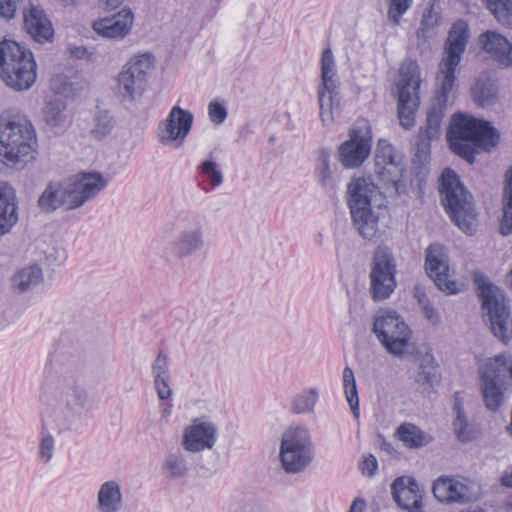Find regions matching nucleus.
<instances>
[{
  "label": "nucleus",
  "mask_w": 512,
  "mask_h": 512,
  "mask_svg": "<svg viewBox=\"0 0 512 512\" xmlns=\"http://www.w3.org/2000/svg\"><path fill=\"white\" fill-rule=\"evenodd\" d=\"M57 393L59 402L75 414L81 413L90 405V397L86 388L73 376H64L58 379Z\"/></svg>",
  "instance_id": "24"
},
{
  "label": "nucleus",
  "mask_w": 512,
  "mask_h": 512,
  "mask_svg": "<svg viewBox=\"0 0 512 512\" xmlns=\"http://www.w3.org/2000/svg\"><path fill=\"white\" fill-rule=\"evenodd\" d=\"M365 507V501L359 498H356L349 509V512H363Z\"/></svg>",
  "instance_id": "55"
},
{
  "label": "nucleus",
  "mask_w": 512,
  "mask_h": 512,
  "mask_svg": "<svg viewBox=\"0 0 512 512\" xmlns=\"http://www.w3.org/2000/svg\"><path fill=\"white\" fill-rule=\"evenodd\" d=\"M387 18L394 25L398 26L403 15L411 8L413 0H386Z\"/></svg>",
  "instance_id": "45"
},
{
  "label": "nucleus",
  "mask_w": 512,
  "mask_h": 512,
  "mask_svg": "<svg viewBox=\"0 0 512 512\" xmlns=\"http://www.w3.org/2000/svg\"><path fill=\"white\" fill-rule=\"evenodd\" d=\"M319 392L316 388H308L297 394L292 401L291 410L295 414L309 413L314 410Z\"/></svg>",
  "instance_id": "42"
},
{
  "label": "nucleus",
  "mask_w": 512,
  "mask_h": 512,
  "mask_svg": "<svg viewBox=\"0 0 512 512\" xmlns=\"http://www.w3.org/2000/svg\"><path fill=\"white\" fill-rule=\"evenodd\" d=\"M425 269L439 290L447 295L460 292L455 280L449 279V257L447 249L439 244H430L425 251Z\"/></svg>",
  "instance_id": "17"
},
{
  "label": "nucleus",
  "mask_w": 512,
  "mask_h": 512,
  "mask_svg": "<svg viewBox=\"0 0 512 512\" xmlns=\"http://www.w3.org/2000/svg\"><path fill=\"white\" fill-rule=\"evenodd\" d=\"M482 48L500 64L512 66V43L496 31H486L479 37Z\"/></svg>",
  "instance_id": "28"
},
{
  "label": "nucleus",
  "mask_w": 512,
  "mask_h": 512,
  "mask_svg": "<svg viewBox=\"0 0 512 512\" xmlns=\"http://www.w3.org/2000/svg\"><path fill=\"white\" fill-rule=\"evenodd\" d=\"M378 463L377 459L374 455L369 454L364 457V460L361 464V470L363 474H366L368 476L374 475L375 471L377 470Z\"/></svg>",
  "instance_id": "51"
},
{
  "label": "nucleus",
  "mask_w": 512,
  "mask_h": 512,
  "mask_svg": "<svg viewBox=\"0 0 512 512\" xmlns=\"http://www.w3.org/2000/svg\"><path fill=\"white\" fill-rule=\"evenodd\" d=\"M217 436L218 428L214 423L196 419L184 430L182 446L192 453L211 449L217 441Z\"/></svg>",
  "instance_id": "23"
},
{
  "label": "nucleus",
  "mask_w": 512,
  "mask_h": 512,
  "mask_svg": "<svg viewBox=\"0 0 512 512\" xmlns=\"http://www.w3.org/2000/svg\"><path fill=\"white\" fill-rule=\"evenodd\" d=\"M419 368L420 371L416 377L418 383L431 387L439 381L438 366L431 354H425L422 357Z\"/></svg>",
  "instance_id": "43"
},
{
  "label": "nucleus",
  "mask_w": 512,
  "mask_h": 512,
  "mask_svg": "<svg viewBox=\"0 0 512 512\" xmlns=\"http://www.w3.org/2000/svg\"><path fill=\"white\" fill-rule=\"evenodd\" d=\"M421 81V71L417 61L405 59L399 68V79L396 83L398 118L401 126L405 129L414 126L415 114L420 104Z\"/></svg>",
  "instance_id": "11"
},
{
  "label": "nucleus",
  "mask_w": 512,
  "mask_h": 512,
  "mask_svg": "<svg viewBox=\"0 0 512 512\" xmlns=\"http://www.w3.org/2000/svg\"><path fill=\"white\" fill-rule=\"evenodd\" d=\"M56 450V440L51 434L46 424L42 422L39 433V442L37 448V459L43 465L50 463Z\"/></svg>",
  "instance_id": "38"
},
{
  "label": "nucleus",
  "mask_w": 512,
  "mask_h": 512,
  "mask_svg": "<svg viewBox=\"0 0 512 512\" xmlns=\"http://www.w3.org/2000/svg\"><path fill=\"white\" fill-rule=\"evenodd\" d=\"M460 512H487V511L481 507H474V508H468V509L461 510Z\"/></svg>",
  "instance_id": "63"
},
{
  "label": "nucleus",
  "mask_w": 512,
  "mask_h": 512,
  "mask_svg": "<svg viewBox=\"0 0 512 512\" xmlns=\"http://www.w3.org/2000/svg\"><path fill=\"white\" fill-rule=\"evenodd\" d=\"M369 293L373 301L391 297L397 287V261L390 247L379 245L370 260Z\"/></svg>",
  "instance_id": "13"
},
{
  "label": "nucleus",
  "mask_w": 512,
  "mask_h": 512,
  "mask_svg": "<svg viewBox=\"0 0 512 512\" xmlns=\"http://www.w3.org/2000/svg\"><path fill=\"white\" fill-rule=\"evenodd\" d=\"M342 381L346 400L353 416L358 419L360 417V409L357 384L354 372L349 366H346L343 370Z\"/></svg>",
  "instance_id": "36"
},
{
  "label": "nucleus",
  "mask_w": 512,
  "mask_h": 512,
  "mask_svg": "<svg viewBox=\"0 0 512 512\" xmlns=\"http://www.w3.org/2000/svg\"><path fill=\"white\" fill-rule=\"evenodd\" d=\"M107 183V179L98 172H81L64 180L49 181L37 200V206L45 213L61 207L74 210L95 198Z\"/></svg>",
  "instance_id": "2"
},
{
  "label": "nucleus",
  "mask_w": 512,
  "mask_h": 512,
  "mask_svg": "<svg viewBox=\"0 0 512 512\" xmlns=\"http://www.w3.org/2000/svg\"><path fill=\"white\" fill-rule=\"evenodd\" d=\"M315 175L321 187L330 194H336L337 180L330 166V151L322 149L317 156Z\"/></svg>",
  "instance_id": "33"
},
{
  "label": "nucleus",
  "mask_w": 512,
  "mask_h": 512,
  "mask_svg": "<svg viewBox=\"0 0 512 512\" xmlns=\"http://www.w3.org/2000/svg\"><path fill=\"white\" fill-rule=\"evenodd\" d=\"M193 114L180 106H174L167 118L161 121L157 129L158 141L174 148L181 147L193 125Z\"/></svg>",
  "instance_id": "18"
},
{
  "label": "nucleus",
  "mask_w": 512,
  "mask_h": 512,
  "mask_svg": "<svg viewBox=\"0 0 512 512\" xmlns=\"http://www.w3.org/2000/svg\"><path fill=\"white\" fill-rule=\"evenodd\" d=\"M69 54L71 57L76 59H88L90 54L84 46H69Z\"/></svg>",
  "instance_id": "53"
},
{
  "label": "nucleus",
  "mask_w": 512,
  "mask_h": 512,
  "mask_svg": "<svg viewBox=\"0 0 512 512\" xmlns=\"http://www.w3.org/2000/svg\"><path fill=\"white\" fill-rule=\"evenodd\" d=\"M123 497L120 484L109 480L100 485L97 492L96 508L99 512H120Z\"/></svg>",
  "instance_id": "30"
},
{
  "label": "nucleus",
  "mask_w": 512,
  "mask_h": 512,
  "mask_svg": "<svg viewBox=\"0 0 512 512\" xmlns=\"http://www.w3.org/2000/svg\"><path fill=\"white\" fill-rule=\"evenodd\" d=\"M422 313L424 314L425 318L432 324V325H438L441 321L440 315L437 312V310L433 307V305L426 304V306L421 308Z\"/></svg>",
  "instance_id": "52"
},
{
  "label": "nucleus",
  "mask_w": 512,
  "mask_h": 512,
  "mask_svg": "<svg viewBox=\"0 0 512 512\" xmlns=\"http://www.w3.org/2000/svg\"><path fill=\"white\" fill-rule=\"evenodd\" d=\"M152 66L153 57L149 54L135 56L123 66L117 78V91L124 100L133 101L143 94Z\"/></svg>",
  "instance_id": "15"
},
{
  "label": "nucleus",
  "mask_w": 512,
  "mask_h": 512,
  "mask_svg": "<svg viewBox=\"0 0 512 512\" xmlns=\"http://www.w3.org/2000/svg\"><path fill=\"white\" fill-rule=\"evenodd\" d=\"M37 78L33 53L13 40L0 42V79L10 89L21 92L30 89Z\"/></svg>",
  "instance_id": "7"
},
{
  "label": "nucleus",
  "mask_w": 512,
  "mask_h": 512,
  "mask_svg": "<svg viewBox=\"0 0 512 512\" xmlns=\"http://www.w3.org/2000/svg\"><path fill=\"white\" fill-rule=\"evenodd\" d=\"M452 426L457 439L461 442H470L477 436V431L474 425L469 423L466 414L456 415Z\"/></svg>",
  "instance_id": "44"
},
{
  "label": "nucleus",
  "mask_w": 512,
  "mask_h": 512,
  "mask_svg": "<svg viewBox=\"0 0 512 512\" xmlns=\"http://www.w3.org/2000/svg\"><path fill=\"white\" fill-rule=\"evenodd\" d=\"M372 134L365 121L357 123L349 132V139L339 147V161L345 168H357L368 158Z\"/></svg>",
  "instance_id": "16"
},
{
  "label": "nucleus",
  "mask_w": 512,
  "mask_h": 512,
  "mask_svg": "<svg viewBox=\"0 0 512 512\" xmlns=\"http://www.w3.org/2000/svg\"><path fill=\"white\" fill-rule=\"evenodd\" d=\"M491 359L498 360L495 366L503 380L507 374H509L510 378L512 379V358H508L503 354H499Z\"/></svg>",
  "instance_id": "49"
},
{
  "label": "nucleus",
  "mask_w": 512,
  "mask_h": 512,
  "mask_svg": "<svg viewBox=\"0 0 512 512\" xmlns=\"http://www.w3.org/2000/svg\"><path fill=\"white\" fill-rule=\"evenodd\" d=\"M500 135L490 122L472 116L455 114L447 131L451 150L469 163L475 161V147L490 150Z\"/></svg>",
  "instance_id": "4"
},
{
  "label": "nucleus",
  "mask_w": 512,
  "mask_h": 512,
  "mask_svg": "<svg viewBox=\"0 0 512 512\" xmlns=\"http://www.w3.org/2000/svg\"><path fill=\"white\" fill-rule=\"evenodd\" d=\"M434 497L443 504H466L476 498L474 484L470 479L440 476L432 486Z\"/></svg>",
  "instance_id": "19"
},
{
  "label": "nucleus",
  "mask_w": 512,
  "mask_h": 512,
  "mask_svg": "<svg viewBox=\"0 0 512 512\" xmlns=\"http://www.w3.org/2000/svg\"><path fill=\"white\" fill-rule=\"evenodd\" d=\"M391 494L401 509L407 512H424V491L414 477H397L391 484Z\"/></svg>",
  "instance_id": "22"
},
{
  "label": "nucleus",
  "mask_w": 512,
  "mask_h": 512,
  "mask_svg": "<svg viewBox=\"0 0 512 512\" xmlns=\"http://www.w3.org/2000/svg\"><path fill=\"white\" fill-rule=\"evenodd\" d=\"M453 411L455 412V416L456 415H464L465 414V411H464V401H463V398H462V396H461V394L459 392H456L454 394Z\"/></svg>",
  "instance_id": "54"
},
{
  "label": "nucleus",
  "mask_w": 512,
  "mask_h": 512,
  "mask_svg": "<svg viewBox=\"0 0 512 512\" xmlns=\"http://www.w3.org/2000/svg\"><path fill=\"white\" fill-rule=\"evenodd\" d=\"M42 280V269L38 265L34 264L23 267L17 271L11 279V284L12 288L17 293H24L40 284Z\"/></svg>",
  "instance_id": "32"
},
{
  "label": "nucleus",
  "mask_w": 512,
  "mask_h": 512,
  "mask_svg": "<svg viewBox=\"0 0 512 512\" xmlns=\"http://www.w3.org/2000/svg\"><path fill=\"white\" fill-rule=\"evenodd\" d=\"M16 190L6 181H0V238L9 234L19 220Z\"/></svg>",
  "instance_id": "26"
},
{
  "label": "nucleus",
  "mask_w": 512,
  "mask_h": 512,
  "mask_svg": "<svg viewBox=\"0 0 512 512\" xmlns=\"http://www.w3.org/2000/svg\"><path fill=\"white\" fill-rule=\"evenodd\" d=\"M502 485L512 488V470L505 472L501 477Z\"/></svg>",
  "instance_id": "58"
},
{
  "label": "nucleus",
  "mask_w": 512,
  "mask_h": 512,
  "mask_svg": "<svg viewBox=\"0 0 512 512\" xmlns=\"http://www.w3.org/2000/svg\"><path fill=\"white\" fill-rule=\"evenodd\" d=\"M133 13L129 9H123L111 18L100 19L93 24L97 34L111 39L123 38L131 29Z\"/></svg>",
  "instance_id": "27"
},
{
  "label": "nucleus",
  "mask_w": 512,
  "mask_h": 512,
  "mask_svg": "<svg viewBox=\"0 0 512 512\" xmlns=\"http://www.w3.org/2000/svg\"><path fill=\"white\" fill-rule=\"evenodd\" d=\"M415 297L417 298V301H418L419 305L421 306V308L426 306V304H430V301H429L427 295L423 291L417 290L415 293Z\"/></svg>",
  "instance_id": "57"
},
{
  "label": "nucleus",
  "mask_w": 512,
  "mask_h": 512,
  "mask_svg": "<svg viewBox=\"0 0 512 512\" xmlns=\"http://www.w3.org/2000/svg\"><path fill=\"white\" fill-rule=\"evenodd\" d=\"M439 15L433 12L432 9L424 13L423 18L420 22V27L417 30V38H426L431 29L438 25Z\"/></svg>",
  "instance_id": "47"
},
{
  "label": "nucleus",
  "mask_w": 512,
  "mask_h": 512,
  "mask_svg": "<svg viewBox=\"0 0 512 512\" xmlns=\"http://www.w3.org/2000/svg\"><path fill=\"white\" fill-rule=\"evenodd\" d=\"M502 211L500 233L503 236H508L512 234V166H510L505 173Z\"/></svg>",
  "instance_id": "34"
},
{
  "label": "nucleus",
  "mask_w": 512,
  "mask_h": 512,
  "mask_svg": "<svg viewBox=\"0 0 512 512\" xmlns=\"http://www.w3.org/2000/svg\"><path fill=\"white\" fill-rule=\"evenodd\" d=\"M497 93L496 83L489 79H478L472 89L474 100L482 107L494 104L497 99Z\"/></svg>",
  "instance_id": "39"
},
{
  "label": "nucleus",
  "mask_w": 512,
  "mask_h": 512,
  "mask_svg": "<svg viewBox=\"0 0 512 512\" xmlns=\"http://www.w3.org/2000/svg\"><path fill=\"white\" fill-rule=\"evenodd\" d=\"M502 508L506 512H512V494H509L506 496V498L504 499V501L502 503Z\"/></svg>",
  "instance_id": "59"
},
{
  "label": "nucleus",
  "mask_w": 512,
  "mask_h": 512,
  "mask_svg": "<svg viewBox=\"0 0 512 512\" xmlns=\"http://www.w3.org/2000/svg\"><path fill=\"white\" fill-rule=\"evenodd\" d=\"M382 448L390 454L395 452V449L393 448L392 444L385 440L382 442Z\"/></svg>",
  "instance_id": "61"
},
{
  "label": "nucleus",
  "mask_w": 512,
  "mask_h": 512,
  "mask_svg": "<svg viewBox=\"0 0 512 512\" xmlns=\"http://www.w3.org/2000/svg\"><path fill=\"white\" fill-rule=\"evenodd\" d=\"M439 193L441 203L452 222L467 235H474L478 226L474 197L451 168H445L441 174Z\"/></svg>",
  "instance_id": "5"
},
{
  "label": "nucleus",
  "mask_w": 512,
  "mask_h": 512,
  "mask_svg": "<svg viewBox=\"0 0 512 512\" xmlns=\"http://www.w3.org/2000/svg\"><path fill=\"white\" fill-rule=\"evenodd\" d=\"M395 436L409 449H419L433 441L432 435L413 423H402L395 432Z\"/></svg>",
  "instance_id": "31"
},
{
  "label": "nucleus",
  "mask_w": 512,
  "mask_h": 512,
  "mask_svg": "<svg viewBox=\"0 0 512 512\" xmlns=\"http://www.w3.org/2000/svg\"><path fill=\"white\" fill-rule=\"evenodd\" d=\"M66 103L60 98L49 99L43 108L44 121L51 127L60 126L65 120Z\"/></svg>",
  "instance_id": "41"
},
{
  "label": "nucleus",
  "mask_w": 512,
  "mask_h": 512,
  "mask_svg": "<svg viewBox=\"0 0 512 512\" xmlns=\"http://www.w3.org/2000/svg\"><path fill=\"white\" fill-rule=\"evenodd\" d=\"M469 39V28L466 22H455L447 36L444 45V57L438 65L437 71V94L431 103L426 117V126L421 129L428 140L439 137L441 123L446 107L452 103L456 84V68L466 50Z\"/></svg>",
  "instance_id": "1"
},
{
  "label": "nucleus",
  "mask_w": 512,
  "mask_h": 512,
  "mask_svg": "<svg viewBox=\"0 0 512 512\" xmlns=\"http://www.w3.org/2000/svg\"><path fill=\"white\" fill-rule=\"evenodd\" d=\"M162 470L167 477L174 479L184 477L189 470L185 455L181 451L167 454Z\"/></svg>",
  "instance_id": "37"
},
{
  "label": "nucleus",
  "mask_w": 512,
  "mask_h": 512,
  "mask_svg": "<svg viewBox=\"0 0 512 512\" xmlns=\"http://www.w3.org/2000/svg\"><path fill=\"white\" fill-rule=\"evenodd\" d=\"M36 130L28 116L10 108L0 115V163L11 168L24 166L34 159Z\"/></svg>",
  "instance_id": "3"
},
{
  "label": "nucleus",
  "mask_w": 512,
  "mask_h": 512,
  "mask_svg": "<svg viewBox=\"0 0 512 512\" xmlns=\"http://www.w3.org/2000/svg\"><path fill=\"white\" fill-rule=\"evenodd\" d=\"M403 171L402 158L395 153L393 146L387 140L380 139L376 147L374 169L379 181L392 185L398 190Z\"/></svg>",
  "instance_id": "20"
},
{
  "label": "nucleus",
  "mask_w": 512,
  "mask_h": 512,
  "mask_svg": "<svg viewBox=\"0 0 512 512\" xmlns=\"http://www.w3.org/2000/svg\"><path fill=\"white\" fill-rule=\"evenodd\" d=\"M24 28L31 38L40 44L51 42L54 29L44 10L38 5H30L24 10Z\"/></svg>",
  "instance_id": "25"
},
{
  "label": "nucleus",
  "mask_w": 512,
  "mask_h": 512,
  "mask_svg": "<svg viewBox=\"0 0 512 512\" xmlns=\"http://www.w3.org/2000/svg\"><path fill=\"white\" fill-rule=\"evenodd\" d=\"M199 169L209 179L212 187H219L223 183V174L214 160L203 161Z\"/></svg>",
  "instance_id": "46"
},
{
  "label": "nucleus",
  "mask_w": 512,
  "mask_h": 512,
  "mask_svg": "<svg viewBox=\"0 0 512 512\" xmlns=\"http://www.w3.org/2000/svg\"><path fill=\"white\" fill-rule=\"evenodd\" d=\"M498 23L512 28V0H481Z\"/></svg>",
  "instance_id": "40"
},
{
  "label": "nucleus",
  "mask_w": 512,
  "mask_h": 512,
  "mask_svg": "<svg viewBox=\"0 0 512 512\" xmlns=\"http://www.w3.org/2000/svg\"><path fill=\"white\" fill-rule=\"evenodd\" d=\"M20 0H0V16L6 19H12L17 10V4Z\"/></svg>",
  "instance_id": "50"
},
{
  "label": "nucleus",
  "mask_w": 512,
  "mask_h": 512,
  "mask_svg": "<svg viewBox=\"0 0 512 512\" xmlns=\"http://www.w3.org/2000/svg\"><path fill=\"white\" fill-rule=\"evenodd\" d=\"M124 0H106V6L110 10L118 8Z\"/></svg>",
  "instance_id": "60"
},
{
  "label": "nucleus",
  "mask_w": 512,
  "mask_h": 512,
  "mask_svg": "<svg viewBox=\"0 0 512 512\" xmlns=\"http://www.w3.org/2000/svg\"><path fill=\"white\" fill-rule=\"evenodd\" d=\"M162 402L163 403L160 405V413L163 418L167 419L171 415L173 405L168 402Z\"/></svg>",
  "instance_id": "56"
},
{
  "label": "nucleus",
  "mask_w": 512,
  "mask_h": 512,
  "mask_svg": "<svg viewBox=\"0 0 512 512\" xmlns=\"http://www.w3.org/2000/svg\"><path fill=\"white\" fill-rule=\"evenodd\" d=\"M372 332L388 354L402 358L409 353L412 331L395 311H380L374 318Z\"/></svg>",
  "instance_id": "9"
},
{
  "label": "nucleus",
  "mask_w": 512,
  "mask_h": 512,
  "mask_svg": "<svg viewBox=\"0 0 512 512\" xmlns=\"http://www.w3.org/2000/svg\"><path fill=\"white\" fill-rule=\"evenodd\" d=\"M508 278H509V285H510V288L512 289V268H511V271L508 275Z\"/></svg>",
  "instance_id": "64"
},
{
  "label": "nucleus",
  "mask_w": 512,
  "mask_h": 512,
  "mask_svg": "<svg viewBox=\"0 0 512 512\" xmlns=\"http://www.w3.org/2000/svg\"><path fill=\"white\" fill-rule=\"evenodd\" d=\"M208 115L212 123L220 125L226 120L228 112L225 105L215 99L208 105Z\"/></svg>",
  "instance_id": "48"
},
{
  "label": "nucleus",
  "mask_w": 512,
  "mask_h": 512,
  "mask_svg": "<svg viewBox=\"0 0 512 512\" xmlns=\"http://www.w3.org/2000/svg\"><path fill=\"white\" fill-rule=\"evenodd\" d=\"M339 87L334 55L330 48H326L321 55V83L317 89L320 118L324 124L333 121V113L340 107Z\"/></svg>",
  "instance_id": "14"
},
{
  "label": "nucleus",
  "mask_w": 512,
  "mask_h": 512,
  "mask_svg": "<svg viewBox=\"0 0 512 512\" xmlns=\"http://www.w3.org/2000/svg\"><path fill=\"white\" fill-rule=\"evenodd\" d=\"M279 458L286 473L304 471L314 458V445L308 429L300 426L286 429L281 437Z\"/></svg>",
  "instance_id": "12"
},
{
  "label": "nucleus",
  "mask_w": 512,
  "mask_h": 512,
  "mask_svg": "<svg viewBox=\"0 0 512 512\" xmlns=\"http://www.w3.org/2000/svg\"><path fill=\"white\" fill-rule=\"evenodd\" d=\"M379 195L378 187L366 177L353 179L347 188L352 224L359 235L368 241H375L379 233V215L373 210V203Z\"/></svg>",
  "instance_id": "6"
},
{
  "label": "nucleus",
  "mask_w": 512,
  "mask_h": 512,
  "mask_svg": "<svg viewBox=\"0 0 512 512\" xmlns=\"http://www.w3.org/2000/svg\"><path fill=\"white\" fill-rule=\"evenodd\" d=\"M115 120L107 110H97L93 116L90 136L100 141L111 134L115 127Z\"/></svg>",
  "instance_id": "35"
},
{
  "label": "nucleus",
  "mask_w": 512,
  "mask_h": 512,
  "mask_svg": "<svg viewBox=\"0 0 512 512\" xmlns=\"http://www.w3.org/2000/svg\"><path fill=\"white\" fill-rule=\"evenodd\" d=\"M152 376L154 388L160 401L169 400L173 391L171 388L170 359L167 354L160 351L152 363Z\"/></svg>",
  "instance_id": "29"
},
{
  "label": "nucleus",
  "mask_w": 512,
  "mask_h": 512,
  "mask_svg": "<svg viewBox=\"0 0 512 512\" xmlns=\"http://www.w3.org/2000/svg\"><path fill=\"white\" fill-rule=\"evenodd\" d=\"M169 230L175 234L169 251L177 260L191 258L206 248V218L200 213H179L168 224L166 232Z\"/></svg>",
  "instance_id": "8"
},
{
  "label": "nucleus",
  "mask_w": 512,
  "mask_h": 512,
  "mask_svg": "<svg viewBox=\"0 0 512 512\" xmlns=\"http://www.w3.org/2000/svg\"><path fill=\"white\" fill-rule=\"evenodd\" d=\"M314 243L317 246H322L323 244V234L321 232H318L314 235Z\"/></svg>",
  "instance_id": "62"
},
{
  "label": "nucleus",
  "mask_w": 512,
  "mask_h": 512,
  "mask_svg": "<svg viewBox=\"0 0 512 512\" xmlns=\"http://www.w3.org/2000/svg\"><path fill=\"white\" fill-rule=\"evenodd\" d=\"M479 297L483 317L489 322L492 333L504 343L512 339V317L509 300L503 292L487 280L479 283Z\"/></svg>",
  "instance_id": "10"
},
{
  "label": "nucleus",
  "mask_w": 512,
  "mask_h": 512,
  "mask_svg": "<svg viewBox=\"0 0 512 512\" xmlns=\"http://www.w3.org/2000/svg\"><path fill=\"white\" fill-rule=\"evenodd\" d=\"M497 362L489 358L479 368L480 390L485 406L491 412L498 411L504 402V380L495 366Z\"/></svg>",
  "instance_id": "21"
}]
</instances>
